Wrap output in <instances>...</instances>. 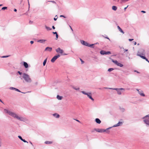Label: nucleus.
<instances>
[{
    "label": "nucleus",
    "instance_id": "obj_1",
    "mask_svg": "<svg viewBox=\"0 0 149 149\" xmlns=\"http://www.w3.org/2000/svg\"><path fill=\"white\" fill-rule=\"evenodd\" d=\"M4 111L5 112L8 114L9 115L12 116L13 117L19 120L24 122L25 121L26 119L25 118L18 116L17 114L15 112H12L6 109H4Z\"/></svg>",
    "mask_w": 149,
    "mask_h": 149
},
{
    "label": "nucleus",
    "instance_id": "obj_2",
    "mask_svg": "<svg viewBox=\"0 0 149 149\" xmlns=\"http://www.w3.org/2000/svg\"><path fill=\"white\" fill-rule=\"evenodd\" d=\"M22 77L27 83H31L32 82V80L30 77V76L27 74L23 73Z\"/></svg>",
    "mask_w": 149,
    "mask_h": 149
},
{
    "label": "nucleus",
    "instance_id": "obj_3",
    "mask_svg": "<svg viewBox=\"0 0 149 149\" xmlns=\"http://www.w3.org/2000/svg\"><path fill=\"white\" fill-rule=\"evenodd\" d=\"M112 61L117 66H120V67H122L123 66V64L118 62L116 60H112Z\"/></svg>",
    "mask_w": 149,
    "mask_h": 149
},
{
    "label": "nucleus",
    "instance_id": "obj_4",
    "mask_svg": "<svg viewBox=\"0 0 149 149\" xmlns=\"http://www.w3.org/2000/svg\"><path fill=\"white\" fill-rule=\"evenodd\" d=\"M145 51L143 49H140L138 52L137 54L145 55Z\"/></svg>",
    "mask_w": 149,
    "mask_h": 149
},
{
    "label": "nucleus",
    "instance_id": "obj_5",
    "mask_svg": "<svg viewBox=\"0 0 149 149\" xmlns=\"http://www.w3.org/2000/svg\"><path fill=\"white\" fill-rule=\"evenodd\" d=\"M60 56V55L58 54L54 56L51 59V61L52 63L54 62Z\"/></svg>",
    "mask_w": 149,
    "mask_h": 149
},
{
    "label": "nucleus",
    "instance_id": "obj_6",
    "mask_svg": "<svg viewBox=\"0 0 149 149\" xmlns=\"http://www.w3.org/2000/svg\"><path fill=\"white\" fill-rule=\"evenodd\" d=\"M136 91L138 92V93L141 96L144 97L145 96V94L143 93V92L142 91L139 89H136Z\"/></svg>",
    "mask_w": 149,
    "mask_h": 149
},
{
    "label": "nucleus",
    "instance_id": "obj_7",
    "mask_svg": "<svg viewBox=\"0 0 149 149\" xmlns=\"http://www.w3.org/2000/svg\"><path fill=\"white\" fill-rule=\"evenodd\" d=\"M143 119V122L146 125V126L147 127L149 126V119L148 118H145L144 119Z\"/></svg>",
    "mask_w": 149,
    "mask_h": 149
},
{
    "label": "nucleus",
    "instance_id": "obj_8",
    "mask_svg": "<svg viewBox=\"0 0 149 149\" xmlns=\"http://www.w3.org/2000/svg\"><path fill=\"white\" fill-rule=\"evenodd\" d=\"M95 130L98 132L102 133L105 132V130L103 129H95Z\"/></svg>",
    "mask_w": 149,
    "mask_h": 149
},
{
    "label": "nucleus",
    "instance_id": "obj_9",
    "mask_svg": "<svg viewBox=\"0 0 149 149\" xmlns=\"http://www.w3.org/2000/svg\"><path fill=\"white\" fill-rule=\"evenodd\" d=\"M56 51L57 53H59L61 54H62L63 52V50L61 49L60 48H58L56 49Z\"/></svg>",
    "mask_w": 149,
    "mask_h": 149
},
{
    "label": "nucleus",
    "instance_id": "obj_10",
    "mask_svg": "<svg viewBox=\"0 0 149 149\" xmlns=\"http://www.w3.org/2000/svg\"><path fill=\"white\" fill-rule=\"evenodd\" d=\"M81 43L83 45H85L86 46H88V43L87 42H85L84 40H81Z\"/></svg>",
    "mask_w": 149,
    "mask_h": 149
},
{
    "label": "nucleus",
    "instance_id": "obj_11",
    "mask_svg": "<svg viewBox=\"0 0 149 149\" xmlns=\"http://www.w3.org/2000/svg\"><path fill=\"white\" fill-rule=\"evenodd\" d=\"M122 124V123L120 122H119L118 123L114 125H113L112 127H115L117 126H119L121 125Z\"/></svg>",
    "mask_w": 149,
    "mask_h": 149
},
{
    "label": "nucleus",
    "instance_id": "obj_12",
    "mask_svg": "<svg viewBox=\"0 0 149 149\" xmlns=\"http://www.w3.org/2000/svg\"><path fill=\"white\" fill-rule=\"evenodd\" d=\"M87 95L88 97L92 100L93 101L94 100V99L93 98V97H92L91 93H89Z\"/></svg>",
    "mask_w": 149,
    "mask_h": 149
},
{
    "label": "nucleus",
    "instance_id": "obj_13",
    "mask_svg": "<svg viewBox=\"0 0 149 149\" xmlns=\"http://www.w3.org/2000/svg\"><path fill=\"white\" fill-rule=\"evenodd\" d=\"M52 50V48L51 47H47L45 49V51H48L49 52H51Z\"/></svg>",
    "mask_w": 149,
    "mask_h": 149
},
{
    "label": "nucleus",
    "instance_id": "obj_14",
    "mask_svg": "<svg viewBox=\"0 0 149 149\" xmlns=\"http://www.w3.org/2000/svg\"><path fill=\"white\" fill-rule=\"evenodd\" d=\"M125 89L123 88H119V90L118 91L117 93L118 95H121V90H124Z\"/></svg>",
    "mask_w": 149,
    "mask_h": 149
},
{
    "label": "nucleus",
    "instance_id": "obj_15",
    "mask_svg": "<svg viewBox=\"0 0 149 149\" xmlns=\"http://www.w3.org/2000/svg\"><path fill=\"white\" fill-rule=\"evenodd\" d=\"M53 116H54L56 118H58L60 117V115L59 114H58L57 113H55L53 114Z\"/></svg>",
    "mask_w": 149,
    "mask_h": 149
},
{
    "label": "nucleus",
    "instance_id": "obj_16",
    "mask_svg": "<svg viewBox=\"0 0 149 149\" xmlns=\"http://www.w3.org/2000/svg\"><path fill=\"white\" fill-rule=\"evenodd\" d=\"M112 127H109V128L106 129H104V130H105V132H106L107 133H109V131L108 130L110 129Z\"/></svg>",
    "mask_w": 149,
    "mask_h": 149
},
{
    "label": "nucleus",
    "instance_id": "obj_17",
    "mask_svg": "<svg viewBox=\"0 0 149 149\" xmlns=\"http://www.w3.org/2000/svg\"><path fill=\"white\" fill-rule=\"evenodd\" d=\"M23 65L25 68H27L28 67V65L26 62H23Z\"/></svg>",
    "mask_w": 149,
    "mask_h": 149
},
{
    "label": "nucleus",
    "instance_id": "obj_18",
    "mask_svg": "<svg viewBox=\"0 0 149 149\" xmlns=\"http://www.w3.org/2000/svg\"><path fill=\"white\" fill-rule=\"evenodd\" d=\"M95 121L96 122V123H98L99 124H100L101 123V120L98 118H96L95 119Z\"/></svg>",
    "mask_w": 149,
    "mask_h": 149
},
{
    "label": "nucleus",
    "instance_id": "obj_19",
    "mask_svg": "<svg viewBox=\"0 0 149 149\" xmlns=\"http://www.w3.org/2000/svg\"><path fill=\"white\" fill-rule=\"evenodd\" d=\"M118 29L119 31L123 34L124 33V32L121 29L120 27L119 26H117Z\"/></svg>",
    "mask_w": 149,
    "mask_h": 149
},
{
    "label": "nucleus",
    "instance_id": "obj_20",
    "mask_svg": "<svg viewBox=\"0 0 149 149\" xmlns=\"http://www.w3.org/2000/svg\"><path fill=\"white\" fill-rule=\"evenodd\" d=\"M46 40H39L37 41V42L41 43H44Z\"/></svg>",
    "mask_w": 149,
    "mask_h": 149
},
{
    "label": "nucleus",
    "instance_id": "obj_21",
    "mask_svg": "<svg viewBox=\"0 0 149 149\" xmlns=\"http://www.w3.org/2000/svg\"><path fill=\"white\" fill-rule=\"evenodd\" d=\"M143 55H141V54H137V56H139L140 57H141V58L143 59H146V57L144 56H143Z\"/></svg>",
    "mask_w": 149,
    "mask_h": 149
},
{
    "label": "nucleus",
    "instance_id": "obj_22",
    "mask_svg": "<svg viewBox=\"0 0 149 149\" xmlns=\"http://www.w3.org/2000/svg\"><path fill=\"white\" fill-rule=\"evenodd\" d=\"M53 142L51 141H45V143L47 144H50L52 143Z\"/></svg>",
    "mask_w": 149,
    "mask_h": 149
},
{
    "label": "nucleus",
    "instance_id": "obj_23",
    "mask_svg": "<svg viewBox=\"0 0 149 149\" xmlns=\"http://www.w3.org/2000/svg\"><path fill=\"white\" fill-rule=\"evenodd\" d=\"M100 53L102 55L105 54V51L104 50H101L100 51Z\"/></svg>",
    "mask_w": 149,
    "mask_h": 149
},
{
    "label": "nucleus",
    "instance_id": "obj_24",
    "mask_svg": "<svg viewBox=\"0 0 149 149\" xmlns=\"http://www.w3.org/2000/svg\"><path fill=\"white\" fill-rule=\"evenodd\" d=\"M117 7L116 6H113L112 7V9L113 10H117Z\"/></svg>",
    "mask_w": 149,
    "mask_h": 149
},
{
    "label": "nucleus",
    "instance_id": "obj_25",
    "mask_svg": "<svg viewBox=\"0 0 149 149\" xmlns=\"http://www.w3.org/2000/svg\"><path fill=\"white\" fill-rule=\"evenodd\" d=\"M57 98L58 100H61L62 98V97L58 95L57 96Z\"/></svg>",
    "mask_w": 149,
    "mask_h": 149
},
{
    "label": "nucleus",
    "instance_id": "obj_26",
    "mask_svg": "<svg viewBox=\"0 0 149 149\" xmlns=\"http://www.w3.org/2000/svg\"><path fill=\"white\" fill-rule=\"evenodd\" d=\"M72 88L78 91L80 89L79 88V87H76L74 86H72Z\"/></svg>",
    "mask_w": 149,
    "mask_h": 149
},
{
    "label": "nucleus",
    "instance_id": "obj_27",
    "mask_svg": "<svg viewBox=\"0 0 149 149\" xmlns=\"http://www.w3.org/2000/svg\"><path fill=\"white\" fill-rule=\"evenodd\" d=\"M9 89L11 90H15V91H16L17 88L14 87H11Z\"/></svg>",
    "mask_w": 149,
    "mask_h": 149
},
{
    "label": "nucleus",
    "instance_id": "obj_28",
    "mask_svg": "<svg viewBox=\"0 0 149 149\" xmlns=\"http://www.w3.org/2000/svg\"><path fill=\"white\" fill-rule=\"evenodd\" d=\"M145 118H148L149 119V114L146 115L142 118V119H144Z\"/></svg>",
    "mask_w": 149,
    "mask_h": 149
},
{
    "label": "nucleus",
    "instance_id": "obj_29",
    "mask_svg": "<svg viewBox=\"0 0 149 149\" xmlns=\"http://www.w3.org/2000/svg\"><path fill=\"white\" fill-rule=\"evenodd\" d=\"M47 58H46V59H45L44 62H43V66H45V64H46V63L47 62Z\"/></svg>",
    "mask_w": 149,
    "mask_h": 149
},
{
    "label": "nucleus",
    "instance_id": "obj_30",
    "mask_svg": "<svg viewBox=\"0 0 149 149\" xmlns=\"http://www.w3.org/2000/svg\"><path fill=\"white\" fill-rule=\"evenodd\" d=\"M95 44H88V47H91V48H94L93 45Z\"/></svg>",
    "mask_w": 149,
    "mask_h": 149
},
{
    "label": "nucleus",
    "instance_id": "obj_31",
    "mask_svg": "<svg viewBox=\"0 0 149 149\" xmlns=\"http://www.w3.org/2000/svg\"><path fill=\"white\" fill-rule=\"evenodd\" d=\"M81 92L83 94L86 95H88V94L89 93H86L84 91H81Z\"/></svg>",
    "mask_w": 149,
    "mask_h": 149
},
{
    "label": "nucleus",
    "instance_id": "obj_32",
    "mask_svg": "<svg viewBox=\"0 0 149 149\" xmlns=\"http://www.w3.org/2000/svg\"><path fill=\"white\" fill-rule=\"evenodd\" d=\"M120 111L122 112H124L125 110V109L124 108H120Z\"/></svg>",
    "mask_w": 149,
    "mask_h": 149
},
{
    "label": "nucleus",
    "instance_id": "obj_33",
    "mask_svg": "<svg viewBox=\"0 0 149 149\" xmlns=\"http://www.w3.org/2000/svg\"><path fill=\"white\" fill-rule=\"evenodd\" d=\"M45 27L46 29H47L48 30H50L52 29L51 28H50V27L47 26H45Z\"/></svg>",
    "mask_w": 149,
    "mask_h": 149
},
{
    "label": "nucleus",
    "instance_id": "obj_34",
    "mask_svg": "<svg viewBox=\"0 0 149 149\" xmlns=\"http://www.w3.org/2000/svg\"><path fill=\"white\" fill-rule=\"evenodd\" d=\"M114 70L113 68H109L108 70V71L109 72H111Z\"/></svg>",
    "mask_w": 149,
    "mask_h": 149
},
{
    "label": "nucleus",
    "instance_id": "obj_35",
    "mask_svg": "<svg viewBox=\"0 0 149 149\" xmlns=\"http://www.w3.org/2000/svg\"><path fill=\"white\" fill-rule=\"evenodd\" d=\"M111 54V52L110 51H105V54Z\"/></svg>",
    "mask_w": 149,
    "mask_h": 149
},
{
    "label": "nucleus",
    "instance_id": "obj_36",
    "mask_svg": "<svg viewBox=\"0 0 149 149\" xmlns=\"http://www.w3.org/2000/svg\"><path fill=\"white\" fill-rule=\"evenodd\" d=\"M7 7H2L1 8L2 10H5L6 9H7Z\"/></svg>",
    "mask_w": 149,
    "mask_h": 149
},
{
    "label": "nucleus",
    "instance_id": "obj_37",
    "mask_svg": "<svg viewBox=\"0 0 149 149\" xmlns=\"http://www.w3.org/2000/svg\"><path fill=\"white\" fill-rule=\"evenodd\" d=\"M57 18H58L57 16L56 15V16H55V17L54 18V20L55 21H56V20H57Z\"/></svg>",
    "mask_w": 149,
    "mask_h": 149
},
{
    "label": "nucleus",
    "instance_id": "obj_38",
    "mask_svg": "<svg viewBox=\"0 0 149 149\" xmlns=\"http://www.w3.org/2000/svg\"><path fill=\"white\" fill-rule=\"evenodd\" d=\"M2 140L0 138V147L2 146Z\"/></svg>",
    "mask_w": 149,
    "mask_h": 149
},
{
    "label": "nucleus",
    "instance_id": "obj_39",
    "mask_svg": "<svg viewBox=\"0 0 149 149\" xmlns=\"http://www.w3.org/2000/svg\"><path fill=\"white\" fill-rule=\"evenodd\" d=\"M18 138L21 141H22V140L23 139L22 138V137H21V136H18Z\"/></svg>",
    "mask_w": 149,
    "mask_h": 149
},
{
    "label": "nucleus",
    "instance_id": "obj_40",
    "mask_svg": "<svg viewBox=\"0 0 149 149\" xmlns=\"http://www.w3.org/2000/svg\"><path fill=\"white\" fill-rule=\"evenodd\" d=\"M17 73L20 75H22L23 73H22V72H20L19 71H18Z\"/></svg>",
    "mask_w": 149,
    "mask_h": 149
},
{
    "label": "nucleus",
    "instance_id": "obj_41",
    "mask_svg": "<svg viewBox=\"0 0 149 149\" xmlns=\"http://www.w3.org/2000/svg\"><path fill=\"white\" fill-rule=\"evenodd\" d=\"M104 88H105V89H113V88H107V87H104Z\"/></svg>",
    "mask_w": 149,
    "mask_h": 149
},
{
    "label": "nucleus",
    "instance_id": "obj_42",
    "mask_svg": "<svg viewBox=\"0 0 149 149\" xmlns=\"http://www.w3.org/2000/svg\"><path fill=\"white\" fill-rule=\"evenodd\" d=\"M16 91H17V92H21V91L19 90L18 89H17ZM21 93H23V92H21Z\"/></svg>",
    "mask_w": 149,
    "mask_h": 149
},
{
    "label": "nucleus",
    "instance_id": "obj_43",
    "mask_svg": "<svg viewBox=\"0 0 149 149\" xmlns=\"http://www.w3.org/2000/svg\"><path fill=\"white\" fill-rule=\"evenodd\" d=\"M22 141H23L24 142L28 143V142L26 141V140H25L24 139H23L22 140Z\"/></svg>",
    "mask_w": 149,
    "mask_h": 149
},
{
    "label": "nucleus",
    "instance_id": "obj_44",
    "mask_svg": "<svg viewBox=\"0 0 149 149\" xmlns=\"http://www.w3.org/2000/svg\"><path fill=\"white\" fill-rule=\"evenodd\" d=\"M9 56H2L1 57V58H6V57H9Z\"/></svg>",
    "mask_w": 149,
    "mask_h": 149
},
{
    "label": "nucleus",
    "instance_id": "obj_45",
    "mask_svg": "<svg viewBox=\"0 0 149 149\" xmlns=\"http://www.w3.org/2000/svg\"><path fill=\"white\" fill-rule=\"evenodd\" d=\"M49 2H52V3H55V4H56V2L54 1H48Z\"/></svg>",
    "mask_w": 149,
    "mask_h": 149
},
{
    "label": "nucleus",
    "instance_id": "obj_46",
    "mask_svg": "<svg viewBox=\"0 0 149 149\" xmlns=\"http://www.w3.org/2000/svg\"><path fill=\"white\" fill-rule=\"evenodd\" d=\"M113 90H116L117 92L119 90V88H113Z\"/></svg>",
    "mask_w": 149,
    "mask_h": 149
},
{
    "label": "nucleus",
    "instance_id": "obj_47",
    "mask_svg": "<svg viewBox=\"0 0 149 149\" xmlns=\"http://www.w3.org/2000/svg\"><path fill=\"white\" fill-rule=\"evenodd\" d=\"M56 39H57V38H58V36L57 33L56 34Z\"/></svg>",
    "mask_w": 149,
    "mask_h": 149
},
{
    "label": "nucleus",
    "instance_id": "obj_48",
    "mask_svg": "<svg viewBox=\"0 0 149 149\" xmlns=\"http://www.w3.org/2000/svg\"><path fill=\"white\" fill-rule=\"evenodd\" d=\"M60 17H63L64 18H65L66 17L65 16H64L63 15H61L60 16Z\"/></svg>",
    "mask_w": 149,
    "mask_h": 149
},
{
    "label": "nucleus",
    "instance_id": "obj_49",
    "mask_svg": "<svg viewBox=\"0 0 149 149\" xmlns=\"http://www.w3.org/2000/svg\"><path fill=\"white\" fill-rule=\"evenodd\" d=\"M128 40H129V41H132L134 39H129Z\"/></svg>",
    "mask_w": 149,
    "mask_h": 149
},
{
    "label": "nucleus",
    "instance_id": "obj_50",
    "mask_svg": "<svg viewBox=\"0 0 149 149\" xmlns=\"http://www.w3.org/2000/svg\"><path fill=\"white\" fill-rule=\"evenodd\" d=\"M80 59L81 62L82 64H83L84 63V61H83L81 59Z\"/></svg>",
    "mask_w": 149,
    "mask_h": 149
},
{
    "label": "nucleus",
    "instance_id": "obj_51",
    "mask_svg": "<svg viewBox=\"0 0 149 149\" xmlns=\"http://www.w3.org/2000/svg\"><path fill=\"white\" fill-rule=\"evenodd\" d=\"M19 77L21 79H23L22 77V75L20 76Z\"/></svg>",
    "mask_w": 149,
    "mask_h": 149
},
{
    "label": "nucleus",
    "instance_id": "obj_52",
    "mask_svg": "<svg viewBox=\"0 0 149 149\" xmlns=\"http://www.w3.org/2000/svg\"><path fill=\"white\" fill-rule=\"evenodd\" d=\"M30 42L31 43V44H33V43L34 42L33 41H30Z\"/></svg>",
    "mask_w": 149,
    "mask_h": 149
},
{
    "label": "nucleus",
    "instance_id": "obj_53",
    "mask_svg": "<svg viewBox=\"0 0 149 149\" xmlns=\"http://www.w3.org/2000/svg\"><path fill=\"white\" fill-rule=\"evenodd\" d=\"M141 12V13H146V12L144 11H143V10H142Z\"/></svg>",
    "mask_w": 149,
    "mask_h": 149
},
{
    "label": "nucleus",
    "instance_id": "obj_54",
    "mask_svg": "<svg viewBox=\"0 0 149 149\" xmlns=\"http://www.w3.org/2000/svg\"><path fill=\"white\" fill-rule=\"evenodd\" d=\"M145 60L147 61H148V63H149V61L148 60V59L146 58V59Z\"/></svg>",
    "mask_w": 149,
    "mask_h": 149
},
{
    "label": "nucleus",
    "instance_id": "obj_55",
    "mask_svg": "<svg viewBox=\"0 0 149 149\" xmlns=\"http://www.w3.org/2000/svg\"><path fill=\"white\" fill-rule=\"evenodd\" d=\"M124 50L125 51L124 52H127V51H128V49H124Z\"/></svg>",
    "mask_w": 149,
    "mask_h": 149
},
{
    "label": "nucleus",
    "instance_id": "obj_56",
    "mask_svg": "<svg viewBox=\"0 0 149 149\" xmlns=\"http://www.w3.org/2000/svg\"><path fill=\"white\" fill-rule=\"evenodd\" d=\"M105 38H107V39H108V40H110V39H109V38L107 37H105Z\"/></svg>",
    "mask_w": 149,
    "mask_h": 149
},
{
    "label": "nucleus",
    "instance_id": "obj_57",
    "mask_svg": "<svg viewBox=\"0 0 149 149\" xmlns=\"http://www.w3.org/2000/svg\"><path fill=\"white\" fill-rule=\"evenodd\" d=\"M53 33L54 34H56L57 33V32H53Z\"/></svg>",
    "mask_w": 149,
    "mask_h": 149
},
{
    "label": "nucleus",
    "instance_id": "obj_58",
    "mask_svg": "<svg viewBox=\"0 0 149 149\" xmlns=\"http://www.w3.org/2000/svg\"><path fill=\"white\" fill-rule=\"evenodd\" d=\"M115 2H118L119 0H113Z\"/></svg>",
    "mask_w": 149,
    "mask_h": 149
},
{
    "label": "nucleus",
    "instance_id": "obj_59",
    "mask_svg": "<svg viewBox=\"0 0 149 149\" xmlns=\"http://www.w3.org/2000/svg\"><path fill=\"white\" fill-rule=\"evenodd\" d=\"M128 6H127V7H125V8H124V10H126V9H127V7H128Z\"/></svg>",
    "mask_w": 149,
    "mask_h": 149
},
{
    "label": "nucleus",
    "instance_id": "obj_60",
    "mask_svg": "<svg viewBox=\"0 0 149 149\" xmlns=\"http://www.w3.org/2000/svg\"><path fill=\"white\" fill-rule=\"evenodd\" d=\"M134 72H136L137 73H139V72L138 71H137V70H134Z\"/></svg>",
    "mask_w": 149,
    "mask_h": 149
},
{
    "label": "nucleus",
    "instance_id": "obj_61",
    "mask_svg": "<svg viewBox=\"0 0 149 149\" xmlns=\"http://www.w3.org/2000/svg\"><path fill=\"white\" fill-rule=\"evenodd\" d=\"M133 42H134V45H135L136 44V42L133 41Z\"/></svg>",
    "mask_w": 149,
    "mask_h": 149
},
{
    "label": "nucleus",
    "instance_id": "obj_62",
    "mask_svg": "<svg viewBox=\"0 0 149 149\" xmlns=\"http://www.w3.org/2000/svg\"><path fill=\"white\" fill-rule=\"evenodd\" d=\"M52 28L53 29H55V27L54 26H52Z\"/></svg>",
    "mask_w": 149,
    "mask_h": 149
},
{
    "label": "nucleus",
    "instance_id": "obj_63",
    "mask_svg": "<svg viewBox=\"0 0 149 149\" xmlns=\"http://www.w3.org/2000/svg\"><path fill=\"white\" fill-rule=\"evenodd\" d=\"M14 11H15V12H16L17 11V10L16 9H15L14 10Z\"/></svg>",
    "mask_w": 149,
    "mask_h": 149
},
{
    "label": "nucleus",
    "instance_id": "obj_64",
    "mask_svg": "<svg viewBox=\"0 0 149 149\" xmlns=\"http://www.w3.org/2000/svg\"><path fill=\"white\" fill-rule=\"evenodd\" d=\"M29 142H30V143H31V144L32 145V146H33V145L32 143V142L30 141Z\"/></svg>",
    "mask_w": 149,
    "mask_h": 149
}]
</instances>
